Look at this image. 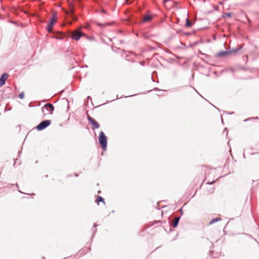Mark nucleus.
<instances>
[{
  "label": "nucleus",
  "mask_w": 259,
  "mask_h": 259,
  "mask_svg": "<svg viewBox=\"0 0 259 259\" xmlns=\"http://www.w3.org/2000/svg\"><path fill=\"white\" fill-rule=\"evenodd\" d=\"M180 220V218L177 217L175 218L171 222V225L173 228H176L178 226Z\"/></svg>",
  "instance_id": "obj_10"
},
{
  "label": "nucleus",
  "mask_w": 259,
  "mask_h": 259,
  "mask_svg": "<svg viewBox=\"0 0 259 259\" xmlns=\"http://www.w3.org/2000/svg\"><path fill=\"white\" fill-rule=\"evenodd\" d=\"M72 15V18H73L74 21H77V20L78 18L77 17L73 16V15Z\"/></svg>",
  "instance_id": "obj_18"
},
{
  "label": "nucleus",
  "mask_w": 259,
  "mask_h": 259,
  "mask_svg": "<svg viewBox=\"0 0 259 259\" xmlns=\"http://www.w3.org/2000/svg\"><path fill=\"white\" fill-rule=\"evenodd\" d=\"M229 54H230V52H228V51H223V52H221L217 54V56L218 57H222V56H226V55H228Z\"/></svg>",
  "instance_id": "obj_12"
},
{
  "label": "nucleus",
  "mask_w": 259,
  "mask_h": 259,
  "mask_svg": "<svg viewBox=\"0 0 259 259\" xmlns=\"http://www.w3.org/2000/svg\"><path fill=\"white\" fill-rule=\"evenodd\" d=\"M152 19V16L150 15H146L144 16L142 21L144 22H148L151 20Z\"/></svg>",
  "instance_id": "obj_9"
},
{
  "label": "nucleus",
  "mask_w": 259,
  "mask_h": 259,
  "mask_svg": "<svg viewBox=\"0 0 259 259\" xmlns=\"http://www.w3.org/2000/svg\"><path fill=\"white\" fill-rule=\"evenodd\" d=\"M85 250V253L84 254H85V253H88V252H89L90 251H91V247H87V248H85L84 249Z\"/></svg>",
  "instance_id": "obj_16"
},
{
  "label": "nucleus",
  "mask_w": 259,
  "mask_h": 259,
  "mask_svg": "<svg viewBox=\"0 0 259 259\" xmlns=\"http://www.w3.org/2000/svg\"><path fill=\"white\" fill-rule=\"evenodd\" d=\"M57 13H54L51 18L50 21L48 24V26L47 27V29L48 31L51 32L53 28L54 24L57 22Z\"/></svg>",
  "instance_id": "obj_2"
},
{
  "label": "nucleus",
  "mask_w": 259,
  "mask_h": 259,
  "mask_svg": "<svg viewBox=\"0 0 259 259\" xmlns=\"http://www.w3.org/2000/svg\"><path fill=\"white\" fill-rule=\"evenodd\" d=\"M107 138L103 132H101L99 136V142L103 150H106L107 147Z\"/></svg>",
  "instance_id": "obj_1"
},
{
  "label": "nucleus",
  "mask_w": 259,
  "mask_h": 259,
  "mask_svg": "<svg viewBox=\"0 0 259 259\" xmlns=\"http://www.w3.org/2000/svg\"><path fill=\"white\" fill-rule=\"evenodd\" d=\"M69 11H66L65 10H64L63 9V10L64 11V12L67 15H69L70 14L71 15H73V13H74L73 5L71 3H69Z\"/></svg>",
  "instance_id": "obj_7"
},
{
  "label": "nucleus",
  "mask_w": 259,
  "mask_h": 259,
  "mask_svg": "<svg viewBox=\"0 0 259 259\" xmlns=\"http://www.w3.org/2000/svg\"><path fill=\"white\" fill-rule=\"evenodd\" d=\"M44 109H46L47 111V114H52L54 110V107L52 104L47 103L45 104L42 108V110L43 112H44Z\"/></svg>",
  "instance_id": "obj_4"
},
{
  "label": "nucleus",
  "mask_w": 259,
  "mask_h": 259,
  "mask_svg": "<svg viewBox=\"0 0 259 259\" xmlns=\"http://www.w3.org/2000/svg\"><path fill=\"white\" fill-rule=\"evenodd\" d=\"M8 77V74L7 73H4L1 76V78H0V87L4 85L5 83L6 80Z\"/></svg>",
  "instance_id": "obj_8"
},
{
  "label": "nucleus",
  "mask_w": 259,
  "mask_h": 259,
  "mask_svg": "<svg viewBox=\"0 0 259 259\" xmlns=\"http://www.w3.org/2000/svg\"><path fill=\"white\" fill-rule=\"evenodd\" d=\"M222 221V219L221 218H214V219H212L209 222V225H211L213 224V223H214L215 222H219V221Z\"/></svg>",
  "instance_id": "obj_11"
},
{
  "label": "nucleus",
  "mask_w": 259,
  "mask_h": 259,
  "mask_svg": "<svg viewBox=\"0 0 259 259\" xmlns=\"http://www.w3.org/2000/svg\"><path fill=\"white\" fill-rule=\"evenodd\" d=\"M110 25V24H108V23H106V24H103V26H106V25Z\"/></svg>",
  "instance_id": "obj_20"
},
{
  "label": "nucleus",
  "mask_w": 259,
  "mask_h": 259,
  "mask_svg": "<svg viewBox=\"0 0 259 259\" xmlns=\"http://www.w3.org/2000/svg\"><path fill=\"white\" fill-rule=\"evenodd\" d=\"M19 98L21 99H23L24 98V93H21L19 94Z\"/></svg>",
  "instance_id": "obj_17"
},
{
  "label": "nucleus",
  "mask_w": 259,
  "mask_h": 259,
  "mask_svg": "<svg viewBox=\"0 0 259 259\" xmlns=\"http://www.w3.org/2000/svg\"><path fill=\"white\" fill-rule=\"evenodd\" d=\"M88 119L90 122L92 124L93 129H97L99 127V124L94 119L90 116H88Z\"/></svg>",
  "instance_id": "obj_6"
},
{
  "label": "nucleus",
  "mask_w": 259,
  "mask_h": 259,
  "mask_svg": "<svg viewBox=\"0 0 259 259\" xmlns=\"http://www.w3.org/2000/svg\"><path fill=\"white\" fill-rule=\"evenodd\" d=\"M192 25V23L189 21V20L187 18V20H186V27H189L190 26H191Z\"/></svg>",
  "instance_id": "obj_14"
},
{
  "label": "nucleus",
  "mask_w": 259,
  "mask_h": 259,
  "mask_svg": "<svg viewBox=\"0 0 259 259\" xmlns=\"http://www.w3.org/2000/svg\"><path fill=\"white\" fill-rule=\"evenodd\" d=\"M170 2V0H164L163 3L166 8L168 7V3Z\"/></svg>",
  "instance_id": "obj_15"
},
{
  "label": "nucleus",
  "mask_w": 259,
  "mask_h": 259,
  "mask_svg": "<svg viewBox=\"0 0 259 259\" xmlns=\"http://www.w3.org/2000/svg\"><path fill=\"white\" fill-rule=\"evenodd\" d=\"M83 33L79 30H75L72 32V37L75 40H78L79 38L83 36Z\"/></svg>",
  "instance_id": "obj_5"
},
{
  "label": "nucleus",
  "mask_w": 259,
  "mask_h": 259,
  "mask_svg": "<svg viewBox=\"0 0 259 259\" xmlns=\"http://www.w3.org/2000/svg\"><path fill=\"white\" fill-rule=\"evenodd\" d=\"M215 181H212V182H208L207 183V184H213V183H214V182H215Z\"/></svg>",
  "instance_id": "obj_19"
},
{
  "label": "nucleus",
  "mask_w": 259,
  "mask_h": 259,
  "mask_svg": "<svg viewBox=\"0 0 259 259\" xmlns=\"http://www.w3.org/2000/svg\"><path fill=\"white\" fill-rule=\"evenodd\" d=\"M100 202H103L104 203V199L101 196H98L96 199V202L99 204Z\"/></svg>",
  "instance_id": "obj_13"
},
{
  "label": "nucleus",
  "mask_w": 259,
  "mask_h": 259,
  "mask_svg": "<svg viewBox=\"0 0 259 259\" xmlns=\"http://www.w3.org/2000/svg\"><path fill=\"white\" fill-rule=\"evenodd\" d=\"M51 123V121L50 120H45L37 125L36 128L38 131H41L48 126Z\"/></svg>",
  "instance_id": "obj_3"
},
{
  "label": "nucleus",
  "mask_w": 259,
  "mask_h": 259,
  "mask_svg": "<svg viewBox=\"0 0 259 259\" xmlns=\"http://www.w3.org/2000/svg\"><path fill=\"white\" fill-rule=\"evenodd\" d=\"M227 16H229V17H230L231 15L230 14H228Z\"/></svg>",
  "instance_id": "obj_21"
}]
</instances>
